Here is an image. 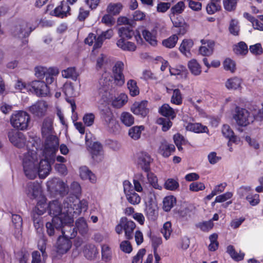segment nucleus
Listing matches in <instances>:
<instances>
[{
    "mask_svg": "<svg viewBox=\"0 0 263 263\" xmlns=\"http://www.w3.org/2000/svg\"><path fill=\"white\" fill-rule=\"evenodd\" d=\"M52 183L55 184L54 188L56 192L62 195L67 194L69 191L68 186L64 182L55 179L53 181Z\"/></svg>",
    "mask_w": 263,
    "mask_h": 263,
    "instance_id": "7c9ffc66",
    "label": "nucleus"
},
{
    "mask_svg": "<svg viewBox=\"0 0 263 263\" xmlns=\"http://www.w3.org/2000/svg\"><path fill=\"white\" fill-rule=\"evenodd\" d=\"M72 242L70 240L59 236L57 243V251L59 254H64L67 253L71 248Z\"/></svg>",
    "mask_w": 263,
    "mask_h": 263,
    "instance_id": "ddd939ff",
    "label": "nucleus"
},
{
    "mask_svg": "<svg viewBox=\"0 0 263 263\" xmlns=\"http://www.w3.org/2000/svg\"><path fill=\"white\" fill-rule=\"evenodd\" d=\"M174 141L179 151H181L182 147L181 145L185 143L184 137L180 134H175L174 136Z\"/></svg>",
    "mask_w": 263,
    "mask_h": 263,
    "instance_id": "338daca9",
    "label": "nucleus"
},
{
    "mask_svg": "<svg viewBox=\"0 0 263 263\" xmlns=\"http://www.w3.org/2000/svg\"><path fill=\"white\" fill-rule=\"evenodd\" d=\"M227 252L230 254L231 257L235 260H241L244 257L243 253H237L235 251L233 246L231 245L227 247Z\"/></svg>",
    "mask_w": 263,
    "mask_h": 263,
    "instance_id": "864d4df0",
    "label": "nucleus"
},
{
    "mask_svg": "<svg viewBox=\"0 0 263 263\" xmlns=\"http://www.w3.org/2000/svg\"><path fill=\"white\" fill-rule=\"evenodd\" d=\"M62 74L63 77L71 79L74 81H76L79 76V73L74 67H69L66 69L63 70L62 71Z\"/></svg>",
    "mask_w": 263,
    "mask_h": 263,
    "instance_id": "c03bdc74",
    "label": "nucleus"
},
{
    "mask_svg": "<svg viewBox=\"0 0 263 263\" xmlns=\"http://www.w3.org/2000/svg\"><path fill=\"white\" fill-rule=\"evenodd\" d=\"M12 227L14 229L13 234L15 237L19 238L22 233L23 220L22 218L17 214H12Z\"/></svg>",
    "mask_w": 263,
    "mask_h": 263,
    "instance_id": "a211bd4d",
    "label": "nucleus"
},
{
    "mask_svg": "<svg viewBox=\"0 0 263 263\" xmlns=\"http://www.w3.org/2000/svg\"><path fill=\"white\" fill-rule=\"evenodd\" d=\"M76 230L79 231V233L82 235H85L88 231V225L85 219L83 218H80L76 222Z\"/></svg>",
    "mask_w": 263,
    "mask_h": 263,
    "instance_id": "2f4dec72",
    "label": "nucleus"
},
{
    "mask_svg": "<svg viewBox=\"0 0 263 263\" xmlns=\"http://www.w3.org/2000/svg\"><path fill=\"white\" fill-rule=\"evenodd\" d=\"M171 226V223L167 221L164 223L163 228L161 229V233L166 240L170 238L172 233V230Z\"/></svg>",
    "mask_w": 263,
    "mask_h": 263,
    "instance_id": "e2e57ef3",
    "label": "nucleus"
},
{
    "mask_svg": "<svg viewBox=\"0 0 263 263\" xmlns=\"http://www.w3.org/2000/svg\"><path fill=\"white\" fill-rule=\"evenodd\" d=\"M59 73V71L57 68L50 67L45 76L47 84H50L53 82L56 77Z\"/></svg>",
    "mask_w": 263,
    "mask_h": 263,
    "instance_id": "f704fd0d",
    "label": "nucleus"
},
{
    "mask_svg": "<svg viewBox=\"0 0 263 263\" xmlns=\"http://www.w3.org/2000/svg\"><path fill=\"white\" fill-rule=\"evenodd\" d=\"M171 102L172 103L179 105L182 103V96L180 90L179 89L173 90V95L171 97Z\"/></svg>",
    "mask_w": 263,
    "mask_h": 263,
    "instance_id": "49530a36",
    "label": "nucleus"
},
{
    "mask_svg": "<svg viewBox=\"0 0 263 263\" xmlns=\"http://www.w3.org/2000/svg\"><path fill=\"white\" fill-rule=\"evenodd\" d=\"M70 8L66 2L62 1L60 5L56 7L54 10L55 16L63 18L70 14Z\"/></svg>",
    "mask_w": 263,
    "mask_h": 263,
    "instance_id": "412c9836",
    "label": "nucleus"
},
{
    "mask_svg": "<svg viewBox=\"0 0 263 263\" xmlns=\"http://www.w3.org/2000/svg\"><path fill=\"white\" fill-rule=\"evenodd\" d=\"M76 215L75 213H73V214L67 215V216H69L71 220V222L69 223H64L63 222V225L61 229V233L62 237H64L66 239L71 240V239L74 238L77 234V230L75 227L72 225L73 222V217Z\"/></svg>",
    "mask_w": 263,
    "mask_h": 263,
    "instance_id": "0eeeda50",
    "label": "nucleus"
},
{
    "mask_svg": "<svg viewBox=\"0 0 263 263\" xmlns=\"http://www.w3.org/2000/svg\"><path fill=\"white\" fill-rule=\"evenodd\" d=\"M194 45L193 41L190 39H184L182 41L180 47V52L187 57H191L190 50Z\"/></svg>",
    "mask_w": 263,
    "mask_h": 263,
    "instance_id": "a878e982",
    "label": "nucleus"
},
{
    "mask_svg": "<svg viewBox=\"0 0 263 263\" xmlns=\"http://www.w3.org/2000/svg\"><path fill=\"white\" fill-rule=\"evenodd\" d=\"M127 86L131 96L135 97L139 94V89L135 80L132 79L128 80L127 83Z\"/></svg>",
    "mask_w": 263,
    "mask_h": 263,
    "instance_id": "a19ab883",
    "label": "nucleus"
},
{
    "mask_svg": "<svg viewBox=\"0 0 263 263\" xmlns=\"http://www.w3.org/2000/svg\"><path fill=\"white\" fill-rule=\"evenodd\" d=\"M91 155L93 159L97 162L101 161L104 158V152L102 145L98 142H94L91 147Z\"/></svg>",
    "mask_w": 263,
    "mask_h": 263,
    "instance_id": "aec40b11",
    "label": "nucleus"
},
{
    "mask_svg": "<svg viewBox=\"0 0 263 263\" xmlns=\"http://www.w3.org/2000/svg\"><path fill=\"white\" fill-rule=\"evenodd\" d=\"M41 186L37 182H29L25 187V193L27 196L30 199H35L38 197H41Z\"/></svg>",
    "mask_w": 263,
    "mask_h": 263,
    "instance_id": "9d476101",
    "label": "nucleus"
},
{
    "mask_svg": "<svg viewBox=\"0 0 263 263\" xmlns=\"http://www.w3.org/2000/svg\"><path fill=\"white\" fill-rule=\"evenodd\" d=\"M185 8L184 2H179L174 6L172 7L171 10L173 14L181 13Z\"/></svg>",
    "mask_w": 263,
    "mask_h": 263,
    "instance_id": "69168bd1",
    "label": "nucleus"
},
{
    "mask_svg": "<svg viewBox=\"0 0 263 263\" xmlns=\"http://www.w3.org/2000/svg\"><path fill=\"white\" fill-rule=\"evenodd\" d=\"M152 161L150 156L146 153L141 152L138 155L137 164L143 170L146 172L149 171V165Z\"/></svg>",
    "mask_w": 263,
    "mask_h": 263,
    "instance_id": "dca6fc26",
    "label": "nucleus"
},
{
    "mask_svg": "<svg viewBox=\"0 0 263 263\" xmlns=\"http://www.w3.org/2000/svg\"><path fill=\"white\" fill-rule=\"evenodd\" d=\"M233 117L240 126H246L250 123V112L245 108L237 106Z\"/></svg>",
    "mask_w": 263,
    "mask_h": 263,
    "instance_id": "423d86ee",
    "label": "nucleus"
},
{
    "mask_svg": "<svg viewBox=\"0 0 263 263\" xmlns=\"http://www.w3.org/2000/svg\"><path fill=\"white\" fill-rule=\"evenodd\" d=\"M103 119L105 123L108 127H111L114 125L115 121L114 119V115L110 110H107L104 112Z\"/></svg>",
    "mask_w": 263,
    "mask_h": 263,
    "instance_id": "4d7b16f0",
    "label": "nucleus"
},
{
    "mask_svg": "<svg viewBox=\"0 0 263 263\" xmlns=\"http://www.w3.org/2000/svg\"><path fill=\"white\" fill-rule=\"evenodd\" d=\"M142 35L145 41L149 44L153 46L157 45V31L156 30L153 29L151 31L147 29L143 30L142 31Z\"/></svg>",
    "mask_w": 263,
    "mask_h": 263,
    "instance_id": "5701e85b",
    "label": "nucleus"
},
{
    "mask_svg": "<svg viewBox=\"0 0 263 263\" xmlns=\"http://www.w3.org/2000/svg\"><path fill=\"white\" fill-rule=\"evenodd\" d=\"M144 129L143 126H135L128 130V135L135 140L139 139L141 137V132Z\"/></svg>",
    "mask_w": 263,
    "mask_h": 263,
    "instance_id": "ea45409f",
    "label": "nucleus"
},
{
    "mask_svg": "<svg viewBox=\"0 0 263 263\" xmlns=\"http://www.w3.org/2000/svg\"><path fill=\"white\" fill-rule=\"evenodd\" d=\"M80 175L82 179H88L92 183H94L96 181L95 175L86 166L80 167Z\"/></svg>",
    "mask_w": 263,
    "mask_h": 263,
    "instance_id": "c756f323",
    "label": "nucleus"
},
{
    "mask_svg": "<svg viewBox=\"0 0 263 263\" xmlns=\"http://www.w3.org/2000/svg\"><path fill=\"white\" fill-rule=\"evenodd\" d=\"M87 208L88 202L86 200H79L73 197H68L64 200L62 206L57 200L49 202L48 213L52 218L62 217L60 219H63L69 214L75 213L76 216H78L82 211L85 212Z\"/></svg>",
    "mask_w": 263,
    "mask_h": 263,
    "instance_id": "f03ea898",
    "label": "nucleus"
},
{
    "mask_svg": "<svg viewBox=\"0 0 263 263\" xmlns=\"http://www.w3.org/2000/svg\"><path fill=\"white\" fill-rule=\"evenodd\" d=\"M233 50L237 54L245 55L248 52L247 45L243 42H240L235 45Z\"/></svg>",
    "mask_w": 263,
    "mask_h": 263,
    "instance_id": "de8ad7c7",
    "label": "nucleus"
},
{
    "mask_svg": "<svg viewBox=\"0 0 263 263\" xmlns=\"http://www.w3.org/2000/svg\"><path fill=\"white\" fill-rule=\"evenodd\" d=\"M242 81L237 77L229 79L226 82V87L228 89H237L240 87Z\"/></svg>",
    "mask_w": 263,
    "mask_h": 263,
    "instance_id": "72a5a7b5",
    "label": "nucleus"
},
{
    "mask_svg": "<svg viewBox=\"0 0 263 263\" xmlns=\"http://www.w3.org/2000/svg\"><path fill=\"white\" fill-rule=\"evenodd\" d=\"M107 63V58L105 54H100L96 60V68L97 70L103 68Z\"/></svg>",
    "mask_w": 263,
    "mask_h": 263,
    "instance_id": "13d9d810",
    "label": "nucleus"
},
{
    "mask_svg": "<svg viewBox=\"0 0 263 263\" xmlns=\"http://www.w3.org/2000/svg\"><path fill=\"white\" fill-rule=\"evenodd\" d=\"M175 149V147L173 144H168L166 141L164 140L161 142L159 153L163 157H168Z\"/></svg>",
    "mask_w": 263,
    "mask_h": 263,
    "instance_id": "b1692460",
    "label": "nucleus"
},
{
    "mask_svg": "<svg viewBox=\"0 0 263 263\" xmlns=\"http://www.w3.org/2000/svg\"><path fill=\"white\" fill-rule=\"evenodd\" d=\"M113 88V77L109 72L105 71L97 84L98 93L105 101L110 97Z\"/></svg>",
    "mask_w": 263,
    "mask_h": 263,
    "instance_id": "7ed1b4c3",
    "label": "nucleus"
},
{
    "mask_svg": "<svg viewBox=\"0 0 263 263\" xmlns=\"http://www.w3.org/2000/svg\"><path fill=\"white\" fill-rule=\"evenodd\" d=\"M157 123L162 125V129L164 132L168 130L172 126V122L169 119L160 118L157 120Z\"/></svg>",
    "mask_w": 263,
    "mask_h": 263,
    "instance_id": "680f3d73",
    "label": "nucleus"
},
{
    "mask_svg": "<svg viewBox=\"0 0 263 263\" xmlns=\"http://www.w3.org/2000/svg\"><path fill=\"white\" fill-rule=\"evenodd\" d=\"M47 104L44 101H38L30 107L29 110L33 115L37 116H42L46 111Z\"/></svg>",
    "mask_w": 263,
    "mask_h": 263,
    "instance_id": "6ab92c4d",
    "label": "nucleus"
},
{
    "mask_svg": "<svg viewBox=\"0 0 263 263\" xmlns=\"http://www.w3.org/2000/svg\"><path fill=\"white\" fill-rule=\"evenodd\" d=\"M179 186V184L177 180L173 178L167 179L164 183V187L166 190L170 191H175Z\"/></svg>",
    "mask_w": 263,
    "mask_h": 263,
    "instance_id": "3c124183",
    "label": "nucleus"
},
{
    "mask_svg": "<svg viewBox=\"0 0 263 263\" xmlns=\"http://www.w3.org/2000/svg\"><path fill=\"white\" fill-rule=\"evenodd\" d=\"M122 7L123 6L120 3H110L107 7L106 11L108 13L116 15L120 12Z\"/></svg>",
    "mask_w": 263,
    "mask_h": 263,
    "instance_id": "37998d69",
    "label": "nucleus"
},
{
    "mask_svg": "<svg viewBox=\"0 0 263 263\" xmlns=\"http://www.w3.org/2000/svg\"><path fill=\"white\" fill-rule=\"evenodd\" d=\"M127 200L132 204H138L141 201L140 196L135 192H131L130 193L125 195Z\"/></svg>",
    "mask_w": 263,
    "mask_h": 263,
    "instance_id": "603ef678",
    "label": "nucleus"
},
{
    "mask_svg": "<svg viewBox=\"0 0 263 263\" xmlns=\"http://www.w3.org/2000/svg\"><path fill=\"white\" fill-rule=\"evenodd\" d=\"M38 235V237L40 238V239L38 241L37 243V247L40 251L42 252V257L43 259L45 258L47 256V254L46 253V239L44 236V233L43 232V236H41L39 234Z\"/></svg>",
    "mask_w": 263,
    "mask_h": 263,
    "instance_id": "09e8293b",
    "label": "nucleus"
},
{
    "mask_svg": "<svg viewBox=\"0 0 263 263\" xmlns=\"http://www.w3.org/2000/svg\"><path fill=\"white\" fill-rule=\"evenodd\" d=\"M176 198L173 196L165 197L163 201V209L166 212L170 211L176 204Z\"/></svg>",
    "mask_w": 263,
    "mask_h": 263,
    "instance_id": "e433bc0d",
    "label": "nucleus"
},
{
    "mask_svg": "<svg viewBox=\"0 0 263 263\" xmlns=\"http://www.w3.org/2000/svg\"><path fill=\"white\" fill-rule=\"evenodd\" d=\"M117 45L119 48L124 51H134L137 48L134 43L126 41L123 39H120L118 40Z\"/></svg>",
    "mask_w": 263,
    "mask_h": 263,
    "instance_id": "cd10ccee",
    "label": "nucleus"
},
{
    "mask_svg": "<svg viewBox=\"0 0 263 263\" xmlns=\"http://www.w3.org/2000/svg\"><path fill=\"white\" fill-rule=\"evenodd\" d=\"M30 120V116L26 111H17L11 116L10 123L15 128L25 130L28 128Z\"/></svg>",
    "mask_w": 263,
    "mask_h": 263,
    "instance_id": "20e7f679",
    "label": "nucleus"
},
{
    "mask_svg": "<svg viewBox=\"0 0 263 263\" xmlns=\"http://www.w3.org/2000/svg\"><path fill=\"white\" fill-rule=\"evenodd\" d=\"M188 67L191 73L195 76H198L201 72L200 65L195 59H192L189 62Z\"/></svg>",
    "mask_w": 263,
    "mask_h": 263,
    "instance_id": "58836bf2",
    "label": "nucleus"
},
{
    "mask_svg": "<svg viewBox=\"0 0 263 263\" xmlns=\"http://www.w3.org/2000/svg\"><path fill=\"white\" fill-rule=\"evenodd\" d=\"M33 30L31 28H28V24L26 22H22L21 24L15 26L13 34L14 36L23 39L28 36L30 32Z\"/></svg>",
    "mask_w": 263,
    "mask_h": 263,
    "instance_id": "4468645a",
    "label": "nucleus"
},
{
    "mask_svg": "<svg viewBox=\"0 0 263 263\" xmlns=\"http://www.w3.org/2000/svg\"><path fill=\"white\" fill-rule=\"evenodd\" d=\"M124 64L122 62H117L113 68V80L114 83L118 86H122L125 83L124 76L123 74Z\"/></svg>",
    "mask_w": 263,
    "mask_h": 263,
    "instance_id": "9b49d317",
    "label": "nucleus"
},
{
    "mask_svg": "<svg viewBox=\"0 0 263 263\" xmlns=\"http://www.w3.org/2000/svg\"><path fill=\"white\" fill-rule=\"evenodd\" d=\"M147 178L149 183L156 189L161 190L162 186L159 185L157 182V177L152 173L147 172Z\"/></svg>",
    "mask_w": 263,
    "mask_h": 263,
    "instance_id": "5fc2aeb1",
    "label": "nucleus"
},
{
    "mask_svg": "<svg viewBox=\"0 0 263 263\" xmlns=\"http://www.w3.org/2000/svg\"><path fill=\"white\" fill-rule=\"evenodd\" d=\"M40 199L37 201V203L33 210V213L37 215H43L48 208V205L46 203V199L45 197L41 196Z\"/></svg>",
    "mask_w": 263,
    "mask_h": 263,
    "instance_id": "393cba45",
    "label": "nucleus"
},
{
    "mask_svg": "<svg viewBox=\"0 0 263 263\" xmlns=\"http://www.w3.org/2000/svg\"><path fill=\"white\" fill-rule=\"evenodd\" d=\"M10 141L16 147H23L26 144V139L24 135L20 132L11 129L8 134Z\"/></svg>",
    "mask_w": 263,
    "mask_h": 263,
    "instance_id": "1a4fd4ad",
    "label": "nucleus"
},
{
    "mask_svg": "<svg viewBox=\"0 0 263 263\" xmlns=\"http://www.w3.org/2000/svg\"><path fill=\"white\" fill-rule=\"evenodd\" d=\"M238 21L236 19H232L230 23L229 30L230 32L234 35H238L239 26Z\"/></svg>",
    "mask_w": 263,
    "mask_h": 263,
    "instance_id": "6e6d98bb",
    "label": "nucleus"
},
{
    "mask_svg": "<svg viewBox=\"0 0 263 263\" xmlns=\"http://www.w3.org/2000/svg\"><path fill=\"white\" fill-rule=\"evenodd\" d=\"M186 128L187 130L197 133H208L209 132V129L206 126L203 125L199 123H190L187 125Z\"/></svg>",
    "mask_w": 263,
    "mask_h": 263,
    "instance_id": "c85d7f7f",
    "label": "nucleus"
},
{
    "mask_svg": "<svg viewBox=\"0 0 263 263\" xmlns=\"http://www.w3.org/2000/svg\"><path fill=\"white\" fill-rule=\"evenodd\" d=\"M53 119L48 117L44 119L42 127V133L44 136H47L50 134L52 130Z\"/></svg>",
    "mask_w": 263,
    "mask_h": 263,
    "instance_id": "473e14b6",
    "label": "nucleus"
},
{
    "mask_svg": "<svg viewBox=\"0 0 263 263\" xmlns=\"http://www.w3.org/2000/svg\"><path fill=\"white\" fill-rule=\"evenodd\" d=\"M70 192L74 195L72 197L80 200L78 197L81 193V187L78 182L74 181L71 184Z\"/></svg>",
    "mask_w": 263,
    "mask_h": 263,
    "instance_id": "bf43d9fd",
    "label": "nucleus"
},
{
    "mask_svg": "<svg viewBox=\"0 0 263 263\" xmlns=\"http://www.w3.org/2000/svg\"><path fill=\"white\" fill-rule=\"evenodd\" d=\"M29 87V90L37 96L45 97L49 93V87L43 81H32Z\"/></svg>",
    "mask_w": 263,
    "mask_h": 263,
    "instance_id": "6e6552de",
    "label": "nucleus"
},
{
    "mask_svg": "<svg viewBox=\"0 0 263 263\" xmlns=\"http://www.w3.org/2000/svg\"><path fill=\"white\" fill-rule=\"evenodd\" d=\"M118 34L121 39H131L133 36H135L138 43L142 41V39L139 33H135V31L130 27H122L118 30Z\"/></svg>",
    "mask_w": 263,
    "mask_h": 263,
    "instance_id": "2eb2a0df",
    "label": "nucleus"
},
{
    "mask_svg": "<svg viewBox=\"0 0 263 263\" xmlns=\"http://www.w3.org/2000/svg\"><path fill=\"white\" fill-rule=\"evenodd\" d=\"M40 216V215H37L36 214L33 213L32 217L34 226L36 230L37 234L42 236L43 232L42 227L43 224Z\"/></svg>",
    "mask_w": 263,
    "mask_h": 263,
    "instance_id": "79ce46f5",
    "label": "nucleus"
},
{
    "mask_svg": "<svg viewBox=\"0 0 263 263\" xmlns=\"http://www.w3.org/2000/svg\"><path fill=\"white\" fill-rule=\"evenodd\" d=\"M221 132L223 136L229 140L232 141L233 143L238 144L240 142L239 138L234 135V133L230 126L228 125H223Z\"/></svg>",
    "mask_w": 263,
    "mask_h": 263,
    "instance_id": "4be33fe9",
    "label": "nucleus"
},
{
    "mask_svg": "<svg viewBox=\"0 0 263 263\" xmlns=\"http://www.w3.org/2000/svg\"><path fill=\"white\" fill-rule=\"evenodd\" d=\"M89 248L86 247V248L84 251V253L85 257L88 259H91L95 257L97 253V249L95 246H89Z\"/></svg>",
    "mask_w": 263,
    "mask_h": 263,
    "instance_id": "052dcab7",
    "label": "nucleus"
},
{
    "mask_svg": "<svg viewBox=\"0 0 263 263\" xmlns=\"http://www.w3.org/2000/svg\"><path fill=\"white\" fill-rule=\"evenodd\" d=\"M237 0H223L224 9L228 11H232L235 9Z\"/></svg>",
    "mask_w": 263,
    "mask_h": 263,
    "instance_id": "0e129e2a",
    "label": "nucleus"
},
{
    "mask_svg": "<svg viewBox=\"0 0 263 263\" xmlns=\"http://www.w3.org/2000/svg\"><path fill=\"white\" fill-rule=\"evenodd\" d=\"M127 96L125 93H121L112 101V104L115 107L119 108L124 105L127 103Z\"/></svg>",
    "mask_w": 263,
    "mask_h": 263,
    "instance_id": "4c0bfd02",
    "label": "nucleus"
},
{
    "mask_svg": "<svg viewBox=\"0 0 263 263\" xmlns=\"http://www.w3.org/2000/svg\"><path fill=\"white\" fill-rule=\"evenodd\" d=\"M62 217H54L51 221H48L46 224V232L49 236L52 237L58 236L61 232V229L64 223H69L71 220L69 216L65 217L64 219H61Z\"/></svg>",
    "mask_w": 263,
    "mask_h": 263,
    "instance_id": "39448f33",
    "label": "nucleus"
},
{
    "mask_svg": "<svg viewBox=\"0 0 263 263\" xmlns=\"http://www.w3.org/2000/svg\"><path fill=\"white\" fill-rule=\"evenodd\" d=\"M147 104V101H142L140 102H136L131 106L130 110L135 115L145 117L148 112Z\"/></svg>",
    "mask_w": 263,
    "mask_h": 263,
    "instance_id": "f3484780",
    "label": "nucleus"
},
{
    "mask_svg": "<svg viewBox=\"0 0 263 263\" xmlns=\"http://www.w3.org/2000/svg\"><path fill=\"white\" fill-rule=\"evenodd\" d=\"M121 122L126 126H130L134 123V116L128 112H123L120 116Z\"/></svg>",
    "mask_w": 263,
    "mask_h": 263,
    "instance_id": "c9c22d12",
    "label": "nucleus"
},
{
    "mask_svg": "<svg viewBox=\"0 0 263 263\" xmlns=\"http://www.w3.org/2000/svg\"><path fill=\"white\" fill-rule=\"evenodd\" d=\"M178 37L177 35L174 34L167 39L163 41L162 44L164 46L168 48L174 47L177 42Z\"/></svg>",
    "mask_w": 263,
    "mask_h": 263,
    "instance_id": "8fccbe9b",
    "label": "nucleus"
},
{
    "mask_svg": "<svg viewBox=\"0 0 263 263\" xmlns=\"http://www.w3.org/2000/svg\"><path fill=\"white\" fill-rule=\"evenodd\" d=\"M121 220L126 239L128 240L132 239L133 238L134 231L136 227L135 223L126 217H122Z\"/></svg>",
    "mask_w": 263,
    "mask_h": 263,
    "instance_id": "f8f14e48",
    "label": "nucleus"
},
{
    "mask_svg": "<svg viewBox=\"0 0 263 263\" xmlns=\"http://www.w3.org/2000/svg\"><path fill=\"white\" fill-rule=\"evenodd\" d=\"M95 118V115L92 113L86 114L83 118L85 125L87 126H91L94 123Z\"/></svg>",
    "mask_w": 263,
    "mask_h": 263,
    "instance_id": "774afa93",
    "label": "nucleus"
},
{
    "mask_svg": "<svg viewBox=\"0 0 263 263\" xmlns=\"http://www.w3.org/2000/svg\"><path fill=\"white\" fill-rule=\"evenodd\" d=\"M32 139L26 144L27 152L23 158V165L26 176L30 179H34L38 174L40 178L44 179L49 174L51 166L45 159H41L39 163L37 148Z\"/></svg>",
    "mask_w": 263,
    "mask_h": 263,
    "instance_id": "f257e3e1",
    "label": "nucleus"
},
{
    "mask_svg": "<svg viewBox=\"0 0 263 263\" xmlns=\"http://www.w3.org/2000/svg\"><path fill=\"white\" fill-rule=\"evenodd\" d=\"M160 114L169 119H174L176 116L175 110L168 104H163L159 110Z\"/></svg>",
    "mask_w": 263,
    "mask_h": 263,
    "instance_id": "bb28decb",
    "label": "nucleus"
},
{
    "mask_svg": "<svg viewBox=\"0 0 263 263\" xmlns=\"http://www.w3.org/2000/svg\"><path fill=\"white\" fill-rule=\"evenodd\" d=\"M102 259L105 261L111 260L112 257V252L110 247L106 244L101 246Z\"/></svg>",
    "mask_w": 263,
    "mask_h": 263,
    "instance_id": "a18cd8bd",
    "label": "nucleus"
}]
</instances>
